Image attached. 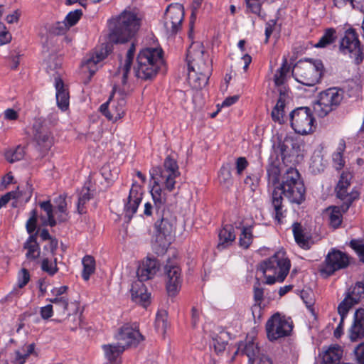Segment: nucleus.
Here are the masks:
<instances>
[{"instance_id": "nucleus-1", "label": "nucleus", "mask_w": 364, "mask_h": 364, "mask_svg": "<svg viewBox=\"0 0 364 364\" xmlns=\"http://www.w3.org/2000/svg\"><path fill=\"white\" fill-rule=\"evenodd\" d=\"M139 27L140 19L137 15L127 10L118 16L109 20L108 41L102 43L100 48L96 49L85 62L90 75L92 76L96 72V69H92V67L105 59L112 52L114 44H123L129 41Z\"/></svg>"}, {"instance_id": "nucleus-2", "label": "nucleus", "mask_w": 364, "mask_h": 364, "mask_svg": "<svg viewBox=\"0 0 364 364\" xmlns=\"http://www.w3.org/2000/svg\"><path fill=\"white\" fill-rule=\"evenodd\" d=\"M300 152V145L297 141L291 138H286L276 146H272L266 166L267 176L269 183L276 184L279 182V177L282 171L281 160L284 164H294Z\"/></svg>"}, {"instance_id": "nucleus-3", "label": "nucleus", "mask_w": 364, "mask_h": 364, "mask_svg": "<svg viewBox=\"0 0 364 364\" xmlns=\"http://www.w3.org/2000/svg\"><path fill=\"white\" fill-rule=\"evenodd\" d=\"M154 245L157 252L163 253L170 245V237L176 225V216L168 207L154 210Z\"/></svg>"}, {"instance_id": "nucleus-4", "label": "nucleus", "mask_w": 364, "mask_h": 364, "mask_svg": "<svg viewBox=\"0 0 364 364\" xmlns=\"http://www.w3.org/2000/svg\"><path fill=\"white\" fill-rule=\"evenodd\" d=\"M162 64L161 48H143L138 53L136 65L134 67L135 76L144 81H152L157 75Z\"/></svg>"}, {"instance_id": "nucleus-5", "label": "nucleus", "mask_w": 364, "mask_h": 364, "mask_svg": "<svg viewBox=\"0 0 364 364\" xmlns=\"http://www.w3.org/2000/svg\"><path fill=\"white\" fill-rule=\"evenodd\" d=\"M281 176V175L279 176ZM304 183L301 179L300 173L298 170L294 167L287 168L284 174L279 177V182L276 184L271 183L274 189L271 195V205L274 210V218L278 223H282V219L284 218L286 210L284 209L283 197L280 195L282 188H287L289 190V186H294L296 183Z\"/></svg>"}, {"instance_id": "nucleus-6", "label": "nucleus", "mask_w": 364, "mask_h": 364, "mask_svg": "<svg viewBox=\"0 0 364 364\" xmlns=\"http://www.w3.org/2000/svg\"><path fill=\"white\" fill-rule=\"evenodd\" d=\"M324 72L321 60L305 58L294 65L292 75L298 82L308 87H314L321 82Z\"/></svg>"}, {"instance_id": "nucleus-7", "label": "nucleus", "mask_w": 364, "mask_h": 364, "mask_svg": "<svg viewBox=\"0 0 364 364\" xmlns=\"http://www.w3.org/2000/svg\"><path fill=\"white\" fill-rule=\"evenodd\" d=\"M290 267L291 263L288 258L281 257L278 254H274L262 261L257 270L262 272L265 277L266 280L264 283L272 285L277 281L284 282L289 272Z\"/></svg>"}, {"instance_id": "nucleus-8", "label": "nucleus", "mask_w": 364, "mask_h": 364, "mask_svg": "<svg viewBox=\"0 0 364 364\" xmlns=\"http://www.w3.org/2000/svg\"><path fill=\"white\" fill-rule=\"evenodd\" d=\"M344 97V91L341 88L330 87L319 95V98L314 105V111L319 117H326L329 112L337 109Z\"/></svg>"}, {"instance_id": "nucleus-9", "label": "nucleus", "mask_w": 364, "mask_h": 364, "mask_svg": "<svg viewBox=\"0 0 364 364\" xmlns=\"http://www.w3.org/2000/svg\"><path fill=\"white\" fill-rule=\"evenodd\" d=\"M293 323L290 318H287L279 313L272 315L266 322L267 337L271 342L288 337L293 330Z\"/></svg>"}, {"instance_id": "nucleus-10", "label": "nucleus", "mask_w": 364, "mask_h": 364, "mask_svg": "<svg viewBox=\"0 0 364 364\" xmlns=\"http://www.w3.org/2000/svg\"><path fill=\"white\" fill-rule=\"evenodd\" d=\"M151 178H155L157 181L164 179L166 188L171 192L176 184V178L180 176L177 161L170 155L164 159L163 166L153 167L150 171Z\"/></svg>"}, {"instance_id": "nucleus-11", "label": "nucleus", "mask_w": 364, "mask_h": 364, "mask_svg": "<svg viewBox=\"0 0 364 364\" xmlns=\"http://www.w3.org/2000/svg\"><path fill=\"white\" fill-rule=\"evenodd\" d=\"M291 128L301 135H306L314 132L316 127L315 119L311 109L308 107H299L289 114Z\"/></svg>"}, {"instance_id": "nucleus-12", "label": "nucleus", "mask_w": 364, "mask_h": 364, "mask_svg": "<svg viewBox=\"0 0 364 364\" xmlns=\"http://www.w3.org/2000/svg\"><path fill=\"white\" fill-rule=\"evenodd\" d=\"M339 50L343 54H350L354 59V63L360 65L364 60V53L361 46L358 35L355 29L350 28L345 31L344 36L341 38Z\"/></svg>"}, {"instance_id": "nucleus-13", "label": "nucleus", "mask_w": 364, "mask_h": 364, "mask_svg": "<svg viewBox=\"0 0 364 364\" xmlns=\"http://www.w3.org/2000/svg\"><path fill=\"white\" fill-rule=\"evenodd\" d=\"M33 139L36 148L43 157L53 144V137L47 122L41 118L36 119L33 124Z\"/></svg>"}, {"instance_id": "nucleus-14", "label": "nucleus", "mask_w": 364, "mask_h": 364, "mask_svg": "<svg viewBox=\"0 0 364 364\" xmlns=\"http://www.w3.org/2000/svg\"><path fill=\"white\" fill-rule=\"evenodd\" d=\"M350 259V257L346 252L333 248L327 254L324 260V267L320 271L326 276L333 275L336 271L348 267Z\"/></svg>"}, {"instance_id": "nucleus-15", "label": "nucleus", "mask_w": 364, "mask_h": 364, "mask_svg": "<svg viewBox=\"0 0 364 364\" xmlns=\"http://www.w3.org/2000/svg\"><path fill=\"white\" fill-rule=\"evenodd\" d=\"M164 273L166 276V289L168 295L174 297L181 287V269L178 265L173 264L170 259H168L164 266Z\"/></svg>"}, {"instance_id": "nucleus-16", "label": "nucleus", "mask_w": 364, "mask_h": 364, "mask_svg": "<svg viewBox=\"0 0 364 364\" xmlns=\"http://www.w3.org/2000/svg\"><path fill=\"white\" fill-rule=\"evenodd\" d=\"M153 180V187L151 190V195L154 201V205L151 203L147 202L144 205V214L146 216H151L154 213V210L166 207V193L162 191L160 183H164V179L160 178L157 181L155 178Z\"/></svg>"}, {"instance_id": "nucleus-17", "label": "nucleus", "mask_w": 364, "mask_h": 364, "mask_svg": "<svg viewBox=\"0 0 364 364\" xmlns=\"http://www.w3.org/2000/svg\"><path fill=\"white\" fill-rule=\"evenodd\" d=\"M55 307V311L60 318L53 319V321L61 323L65 321L67 318L68 320L72 318L73 321V325H69L68 328L70 331H75L77 326H80L79 316L77 315V311L79 309V304L73 303L71 306L69 305L68 299H65V305L61 306L58 304Z\"/></svg>"}, {"instance_id": "nucleus-18", "label": "nucleus", "mask_w": 364, "mask_h": 364, "mask_svg": "<svg viewBox=\"0 0 364 364\" xmlns=\"http://www.w3.org/2000/svg\"><path fill=\"white\" fill-rule=\"evenodd\" d=\"M142 200L141 188L134 183L130 189L127 201L124 204V220L127 223L130 222L133 215L136 212Z\"/></svg>"}, {"instance_id": "nucleus-19", "label": "nucleus", "mask_w": 364, "mask_h": 364, "mask_svg": "<svg viewBox=\"0 0 364 364\" xmlns=\"http://www.w3.org/2000/svg\"><path fill=\"white\" fill-rule=\"evenodd\" d=\"M186 61L189 71H196V66L206 65L203 43L193 42L187 50Z\"/></svg>"}, {"instance_id": "nucleus-20", "label": "nucleus", "mask_w": 364, "mask_h": 364, "mask_svg": "<svg viewBox=\"0 0 364 364\" xmlns=\"http://www.w3.org/2000/svg\"><path fill=\"white\" fill-rule=\"evenodd\" d=\"M112 97L110 96L108 101L101 105L100 111L101 113L109 121L116 122L122 119L124 115V107L126 105V100L124 97L118 100L116 106H112L110 109L109 107V102Z\"/></svg>"}, {"instance_id": "nucleus-21", "label": "nucleus", "mask_w": 364, "mask_h": 364, "mask_svg": "<svg viewBox=\"0 0 364 364\" xmlns=\"http://www.w3.org/2000/svg\"><path fill=\"white\" fill-rule=\"evenodd\" d=\"M117 339L124 341V343L121 344L124 346L126 348L132 346L136 347L144 338L139 330L125 325L120 328Z\"/></svg>"}, {"instance_id": "nucleus-22", "label": "nucleus", "mask_w": 364, "mask_h": 364, "mask_svg": "<svg viewBox=\"0 0 364 364\" xmlns=\"http://www.w3.org/2000/svg\"><path fill=\"white\" fill-rule=\"evenodd\" d=\"M132 300L143 307H146L150 304V294L144 284L141 281H134L130 289Z\"/></svg>"}, {"instance_id": "nucleus-23", "label": "nucleus", "mask_w": 364, "mask_h": 364, "mask_svg": "<svg viewBox=\"0 0 364 364\" xmlns=\"http://www.w3.org/2000/svg\"><path fill=\"white\" fill-rule=\"evenodd\" d=\"M280 195H283L289 200L291 203L301 205L306 199V188L304 183H296L294 186H289V190L287 188H282Z\"/></svg>"}, {"instance_id": "nucleus-24", "label": "nucleus", "mask_w": 364, "mask_h": 364, "mask_svg": "<svg viewBox=\"0 0 364 364\" xmlns=\"http://www.w3.org/2000/svg\"><path fill=\"white\" fill-rule=\"evenodd\" d=\"M54 85L56 90V102L58 107L62 110L65 111L69 107V91L65 87L63 80L59 75L54 76Z\"/></svg>"}, {"instance_id": "nucleus-25", "label": "nucleus", "mask_w": 364, "mask_h": 364, "mask_svg": "<svg viewBox=\"0 0 364 364\" xmlns=\"http://www.w3.org/2000/svg\"><path fill=\"white\" fill-rule=\"evenodd\" d=\"M184 18V9L181 4H171L166 9L164 14V26L166 31H169L168 21H177L181 23Z\"/></svg>"}, {"instance_id": "nucleus-26", "label": "nucleus", "mask_w": 364, "mask_h": 364, "mask_svg": "<svg viewBox=\"0 0 364 364\" xmlns=\"http://www.w3.org/2000/svg\"><path fill=\"white\" fill-rule=\"evenodd\" d=\"M364 337V309H357L354 314L353 323L350 329V338L357 341Z\"/></svg>"}, {"instance_id": "nucleus-27", "label": "nucleus", "mask_w": 364, "mask_h": 364, "mask_svg": "<svg viewBox=\"0 0 364 364\" xmlns=\"http://www.w3.org/2000/svg\"><path fill=\"white\" fill-rule=\"evenodd\" d=\"M235 237L236 235L234 226L231 224L224 225L219 232V242L217 245L218 250L222 251L231 246L235 241Z\"/></svg>"}, {"instance_id": "nucleus-28", "label": "nucleus", "mask_w": 364, "mask_h": 364, "mask_svg": "<svg viewBox=\"0 0 364 364\" xmlns=\"http://www.w3.org/2000/svg\"><path fill=\"white\" fill-rule=\"evenodd\" d=\"M38 232L39 230H38L33 235H31L23 244V249L27 250L26 257L28 259L36 260L40 256V245L37 242Z\"/></svg>"}, {"instance_id": "nucleus-29", "label": "nucleus", "mask_w": 364, "mask_h": 364, "mask_svg": "<svg viewBox=\"0 0 364 364\" xmlns=\"http://www.w3.org/2000/svg\"><path fill=\"white\" fill-rule=\"evenodd\" d=\"M348 189L336 186L335 191L336 196L339 198L343 203L341 205L343 212H346L352 203L358 198V193L355 192L348 193Z\"/></svg>"}, {"instance_id": "nucleus-30", "label": "nucleus", "mask_w": 364, "mask_h": 364, "mask_svg": "<svg viewBox=\"0 0 364 364\" xmlns=\"http://www.w3.org/2000/svg\"><path fill=\"white\" fill-rule=\"evenodd\" d=\"M342 356L343 350L340 346H331L325 351L323 358V364H340Z\"/></svg>"}, {"instance_id": "nucleus-31", "label": "nucleus", "mask_w": 364, "mask_h": 364, "mask_svg": "<svg viewBox=\"0 0 364 364\" xmlns=\"http://www.w3.org/2000/svg\"><path fill=\"white\" fill-rule=\"evenodd\" d=\"M105 357L110 363H114L117 358L124 351L125 346L120 343L105 344L102 346Z\"/></svg>"}, {"instance_id": "nucleus-32", "label": "nucleus", "mask_w": 364, "mask_h": 364, "mask_svg": "<svg viewBox=\"0 0 364 364\" xmlns=\"http://www.w3.org/2000/svg\"><path fill=\"white\" fill-rule=\"evenodd\" d=\"M282 92L280 91V96L277 102L276 105L273 108L271 116L272 119L274 122H278L282 124L285 122L284 120V108H285V100L282 97Z\"/></svg>"}, {"instance_id": "nucleus-33", "label": "nucleus", "mask_w": 364, "mask_h": 364, "mask_svg": "<svg viewBox=\"0 0 364 364\" xmlns=\"http://www.w3.org/2000/svg\"><path fill=\"white\" fill-rule=\"evenodd\" d=\"M326 212L329 213V225L333 229L338 228L343 220V214L341 205L331 206L326 209Z\"/></svg>"}, {"instance_id": "nucleus-34", "label": "nucleus", "mask_w": 364, "mask_h": 364, "mask_svg": "<svg viewBox=\"0 0 364 364\" xmlns=\"http://www.w3.org/2000/svg\"><path fill=\"white\" fill-rule=\"evenodd\" d=\"M196 67L198 69L197 73L198 76L196 79V83L198 84L195 85V87L202 89L208 82L211 70L208 64H206V65H197Z\"/></svg>"}, {"instance_id": "nucleus-35", "label": "nucleus", "mask_w": 364, "mask_h": 364, "mask_svg": "<svg viewBox=\"0 0 364 364\" xmlns=\"http://www.w3.org/2000/svg\"><path fill=\"white\" fill-rule=\"evenodd\" d=\"M292 230L296 242L304 249L310 247L309 237L304 232L302 226L299 223H294L292 225Z\"/></svg>"}, {"instance_id": "nucleus-36", "label": "nucleus", "mask_w": 364, "mask_h": 364, "mask_svg": "<svg viewBox=\"0 0 364 364\" xmlns=\"http://www.w3.org/2000/svg\"><path fill=\"white\" fill-rule=\"evenodd\" d=\"M231 171L232 164L230 163H226L222 166L218 174L220 183L228 188L233 184Z\"/></svg>"}, {"instance_id": "nucleus-37", "label": "nucleus", "mask_w": 364, "mask_h": 364, "mask_svg": "<svg viewBox=\"0 0 364 364\" xmlns=\"http://www.w3.org/2000/svg\"><path fill=\"white\" fill-rule=\"evenodd\" d=\"M136 51V44L134 42H132L126 54L125 63L123 67V75H122V83L124 85L127 83L128 74L131 70L134 54Z\"/></svg>"}, {"instance_id": "nucleus-38", "label": "nucleus", "mask_w": 364, "mask_h": 364, "mask_svg": "<svg viewBox=\"0 0 364 364\" xmlns=\"http://www.w3.org/2000/svg\"><path fill=\"white\" fill-rule=\"evenodd\" d=\"M337 40L336 31L333 28H328L324 31L323 36L315 45L316 48H326L334 43Z\"/></svg>"}, {"instance_id": "nucleus-39", "label": "nucleus", "mask_w": 364, "mask_h": 364, "mask_svg": "<svg viewBox=\"0 0 364 364\" xmlns=\"http://www.w3.org/2000/svg\"><path fill=\"white\" fill-rule=\"evenodd\" d=\"M82 263L83 266L82 277L85 281H88L95 271V260L92 256L85 255L82 258Z\"/></svg>"}, {"instance_id": "nucleus-40", "label": "nucleus", "mask_w": 364, "mask_h": 364, "mask_svg": "<svg viewBox=\"0 0 364 364\" xmlns=\"http://www.w3.org/2000/svg\"><path fill=\"white\" fill-rule=\"evenodd\" d=\"M239 350H241V355L247 357L256 356L259 352L258 346L253 341H241L239 343Z\"/></svg>"}, {"instance_id": "nucleus-41", "label": "nucleus", "mask_w": 364, "mask_h": 364, "mask_svg": "<svg viewBox=\"0 0 364 364\" xmlns=\"http://www.w3.org/2000/svg\"><path fill=\"white\" fill-rule=\"evenodd\" d=\"M263 170L260 168L254 173H249L245 178V183L252 192H255L259 186Z\"/></svg>"}, {"instance_id": "nucleus-42", "label": "nucleus", "mask_w": 364, "mask_h": 364, "mask_svg": "<svg viewBox=\"0 0 364 364\" xmlns=\"http://www.w3.org/2000/svg\"><path fill=\"white\" fill-rule=\"evenodd\" d=\"M346 295H350V300L353 301V303H359L364 295V283L362 282H356L353 287L348 289Z\"/></svg>"}, {"instance_id": "nucleus-43", "label": "nucleus", "mask_w": 364, "mask_h": 364, "mask_svg": "<svg viewBox=\"0 0 364 364\" xmlns=\"http://www.w3.org/2000/svg\"><path fill=\"white\" fill-rule=\"evenodd\" d=\"M341 89L344 91V93H346L348 97L355 98L358 97L361 92L362 87L357 82L351 80H348L346 82V85H345Z\"/></svg>"}, {"instance_id": "nucleus-44", "label": "nucleus", "mask_w": 364, "mask_h": 364, "mask_svg": "<svg viewBox=\"0 0 364 364\" xmlns=\"http://www.w3.org/2000/svg\"><path fill=\"white\" fill-rule=\"evenodd\" d=\"M252 240L253 235L251 227H243L239 238V245L244 249H247L252 244Z\"/></svg>"}, {"instance_id": "nucleus-45", "label": "nucleus", "mask_w": 364, "mask_h": 364, "mask_svg": "<svg viewBox=\"0 0 364 364\" xmlns=\"http://www.w3.org/2000/svg\"><path fill=\"white\" fill-rule=\"evenodd\" d=\"M25 154L24 147L16 146L14 149H10L5 152V158L10 163L21 160Z\"/></svg>"}, {"instance_id": "nucleus-46", "label": "nucleus", "mask_w": 364, "mask_h": 364, "mask_svg": "<svg viewBox=\"0 0 364 364\" xmlns=\"http://www.w3.org/2000/svg\"><path fill=\"white\" fill-rule=\"evenodd\" d=\"M91 198L92 196L90 193V189L88 188H83L79 196L77 204V210L79 214H83L85 213L84 205Z\"/></svg>"}, {"instance_id": "nucleus-47", "label": "nucleus", "mask_w": 364, "mask_h": 364, "mask_svg": "<svg viewBox=\"0 0 364 364\" xmlns=\"http://www.w3.org/2000/svg\"><path fill=\"white\" fill-rule=\"evenodd\" d=\"M355 304L353 303V301L350 300V295H346L345 299L339 304L338 306V313L339 314L341 318L344 320L346 317L349 309Z\"/></svg>"}, {"instance_id": "nucleus-48", "label": "nucleus", "mask_w": 364, "mask_h": 364, "mask_svg": "<svg viewBox=\"0 0 364 364\" xmlns=\"http://www.w3.org/2000/svg\"><path fill=\"white\" fill-rule=\"evenodd\" d=\"M288 72L289 68L287 66V60H285L282 67L277 70V73L274 75V82L276 86H280L284 83Z\"/></svg>"}, {"instance_id": "nucleus-49", "label": "nucleus", "mask_w": 364, "mask_h": 364, "mask_svg": "<svg viewBox=\"0 0 364 364\" xmlns=\"http://www.w3.org/2000/svg\"><path fill=\"white\" fill-rule=\"evenodd\" d=\"M168 314L165 310L159 311L156 314L155 326L158 331H166L167 328Z\"/></svg>"}, {"instance_id": "nucleus-50", "label": "nucleus", "mask_w": 364, "mask_h": 364, "mask_svg": "<svg viewBox=\"0 0 364 364\" xmlns=\"http://www.w3.org/2000/svg\"><path fill=\"white\" fill-rule=\"evenodd\" d=\"M118 173V169L114 168L112 170L109 164L104 165L101 168V174L108 183L114 181L117 178Z\"/></svg>"}, {"instance_id": "nucleus-51", "label": "nucleus", "mask_w": 364, "mask_h": 364, "mask_svg": "<svg viewBox=\"0 0 364 364\" xmlns=\"http://www.w3.org/2000/svg\"><path fill=\"white\" fill-rule=\"evenodd\" d=\"M4 6L0 5V20L4 13ZM11 40V36L9 32L6 31L4 24L0 21V46L9 43Z\"/></svg>"}, {"instance_id": "nucleus-52", "label": "nucleus", "mask_w": 364, "mask_h": 364, "mask_svg": "<svg viewBox=\"0 0 364 364\" xmlns=\"http://www.w3.org/2000/svg\"><path fill=\"white\" fill-rule=\"evenodd\" d=\"M350 247L355 250L359 257L360 261L364 263V242L363 240L353 239L350 241Z\"/></svg>"}, {"instance_id": "nucleus-53", "label": "nucleus", "mask_w": 364, "mask_h": 364, "mask_svg": "<svg viewBox=\"0 0 364 364\" xmlns=\"http://www.w3.org/2000/svg\"><path fill=\"white\" fill-rule=\"evenodd\" d=\"M41 269L48 273L50 276L55 275L58 272L57 267V259H54V264L53 265L48 258L43 259L41 262Z\"/></svg>"}, {"instance_id": "nucleus-54", "label": "nucleus", "mask_w": 364, "mask_h": 364, "mask_svg": "<svg viewBox=\"0 0 364 364\" xmlns=\"http://www.w3.org/2000/svg\"><path fill=\"white\" fill-rule=\"evenodd\" d=\"M82 15V11L81 9H76L73 11L69 12L64 21L67 24V26L70 28L71 26H75L78 21L80 19Z\"/></svg>"}, {"instance_id": "nucleus-55", "label": "nucleus", "mask_w": 364, "mask_h": 364, "mask_svg": "<svg viewBox=\"0 0 364 364\" xmlns=\"http://www.w3.org/2000/svg\"><path fill=\"white\" fill-rule=\"evenodd\" d=\"M144 264L151 271V275H156V274L159 272L161 263L155 257H147L146 260L144 262Z\"/></svg>"}, {"instance_id": "nucleus-56", "label": "nucleus", "mask_w": 364, "mask_h": 364, "mask_svg": "<svg viewBox=\"0 0 364 364\" xmlns=\"http://www.w3.org/2000/svg\"><path fill=\"white\" fill-rule=\"evenodd\" d=\"M260 281L258 278H256V281L253 286V298L255 301L258 306H260L262 301L264 299V289L261 287Z\"/></svg>"}, {"instance_id": "nucleus-57", "label": "nucleus", "mask_w": 364, "mask_h": 364, "mask_svg": "<svg viewBox=\"0 0 364 364\" xmlns=\"http://www.w3.org/2000/svg\"><path fill=\"white\" fill-rule=\"evenodd\" d=\"M347 3H349L353 9L357 10H362L364 7V0H334V4L337 7H341Z\"/></svg>"}, {"instance_id": "nucleus-58", "label": "nucleus", "mask_w": 364, "mask_h": 364, "mask_svg": "<svg viewBox=\"0 0 364 364\" xmlns=\"http://www.w3.org/2000/svg\"><path fill=\"white\" fill-rule=\"evenodd\" d=\"M136 275L138 277L136 281H141L142 282L154 277V275H151V271H149L144 264L138 268Z\"/></svg>"}, {"instance_id": "nucleus-59", "label": "nucleus", "mask_w": 364, "mask_h": 364, "mask_svg": "<svg viewBox=\"0 0 364 364\" xmlns=\"http://www.w3.org/2000/svg\"><path fill=\"white\" fill-rule=\"evenodd\" d=\"M352 178V175L350 173L347 171H343L341 174L339 181L336 185L337 187L343 188L345 189H348V188L350 185V180Z\"/></svg>"}, {"instance_id": "nucleus-60", "label": "nucleus", "mask_w": 364, "mask_h": 364, "mask_svg": "<svg viewBox=\"0 0 364 364\" xmlns=\"http://www.w3.org/2000/svg\"><path fill=\"white\" fill-rule=\"evenodd\" d=\"M30 280V273L28 269L23 268L18 277V286L19 288L24 287Z\"/></svg>"}, {"instance_id": "nucleus-61", "label": "nucleus", "mask_w": 364, "mask_h": 364, "mask_svg": "<svg viewBox=\"0 0 364 364\" xmlns=\"http://www.w3.org/2000/svg\"><path fill=\"white\" fill-rule=\"evenodd\" d=\"M248 161L245 157L240 156L238 157L235 162V168L237 174L240 176L243 173V171L248 166Z\"/></svg>"}, {"instance_id": "nucleus-62", "label": "nucleus", "mask_w": 364, "mask_h": 364, "mask_svg": "<svg viewBox=\"0 0 364 364\" xmlns=\"http://www.w3.org/2000/svg\"><path fill=\"white\" fill-rule=\"evenodd\" d=\"M54 203L55 204V208L58 212L61 213H65L67 210V203L65 198L62 195L58 196L57 198L54 199Z\"/></svg>"}, {"instance_id": "nucleus-63", "label": "nucleus", "mask_w": 364, "mask_h": 364, "mask_svg": "<svg viewBox=\"0 0 364 364\" xmlns=\"http://www.w3.org/2000/svg\"><path fill=\"white\" fill-rule=\"evenodd\" d=\"M69 27L65 23L63 22H56L52 27V32L55 35H62L64 34Z\"/></svg>"}, {"instance_id": "nucleus-64", "label": "nucleus", "mask_w": 364, "mask_h": 364, "mask_svg": "<svg viewBox=\"0 0 364 364\" xmlns=\"http://www.w3.org/2000/svg\"><path fill=\"white\" fill-rule=\"evenodd\" d=\"M213 346L217 353H222L225 350L227 342L224 341L220 336L213 338Z\"/></svg>"}]
</instances>
